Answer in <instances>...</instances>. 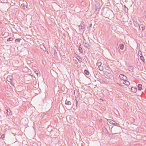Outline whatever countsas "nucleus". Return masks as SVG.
<instances>
[{
	"mask_svg": "<svg viewBox=\"0 0 146 146\" xmlns=\"http://www.w3.org/2000/svg\"><path fill=\"white\" fill-rule=\"evenodd\" d=\"M20 6L23 8V9H25L27 8V3L26 1H24L21 4V5H20Z\"/></svg>",
	"mask_w": 146,
	"mask_h": 146,
	"instance_id": "nucleus-1",
	"label": "nucleus"
},
{
	"mask_svg": "<svg viewBox=\"0 0 146 146\" xmlns=\"http://www.w3.org/2000/svg\"><path fill=\"white\" fill-rule=\"evenodd\" d=\"M104 74L106 75L109 78L112 79L113 78V76L112 74L109 73L108 72L106 71L104 72Z\"/></svg>",
	"mask_w": 146,
	"mask_h": 146,
	"instance_id": "nucleus-2",
	"label": "nucleus"
},
{
	"mask_svg": "<svg viewBox=\"0 0 146 146\" xmlns=\"http://www.w3.org/2000/svg\"><path fill=\"white\" fill-rule=\"evenodd\" d=\"M83 42L85 46L88 49L90 48V46L89 45L88 43L86 42V40H85V39L84 38V40H83Z\"/></svg>",
	"mask_w": 146,
	"mask_h": 146,
	"instance_id": "nucleus-3",
	"label": "nucleus"
},
{
	"mask_svg": "<svg viewBox=\"0 0 146 146\" xmlns=\"http://www.w3.org/2000/svg\"><path fill=\"white\" fill-rule=\"evenodd\" d=\"M78 27H79L80 30V31H82L83 29L85 28V26L84 25V23L82 22L81 24L79 25Z\"/></svg>",
	"mask_w": 146,
	"mask_h": 146,
	"instance_id": "nucleus-4",
	"label": "nucleus"
},
{
	"mask_svg": "<svg viewBox=\"0 0 146 146\" xmlns=\"http://www.w3.org/2000/svg\"><path fill=\"white\" fill-rule=\"evenodd\" d=\"M120 78L122 80H127V77L125 75L122 74H120L119 75Z\"/></svg>",
	"mask_w": 146,
	"mask_h": 146,
	"instance_id": "nucleus-5",
	"label": "nucleus"
},
{
	"mask_svg": "<svg viewBox=\"0 0 146 146\" xmlns=\"http://www.w3.org/2000/svg\"><path fill=\"white\" fill-rule=\"evenodd\" d=\"M76 58L78 60L79 62L80 63H81L82 62V59L77 54H76Z\"/></svg>",
	"mask_w": 146,
	"mask_h": 146,
	"instance_id": "nucleus-6",
	"label": "nucleus"
},
{
	"mask_svg": "<svg viewBox=\"0 0 146 146\" xmlns=\"http://www.w3.org/2000/svg\"><path fill=\"white\" fill-rule=\"evenodd\" d=\"M96 8L95 9H99L100 8V6L99 3L98 2H96L95 4Z\"/></svg>",
	"mask_w": 146,
	"mask_h": 146,
	"instance_id": "nucleus-7",
	"label": "nucleus"
},
{
	"mask_svg": "<svg viewBox=\"0 0 146 146\" xmlns=\"http://www.w3.org/2000/svg\"><path fill=\"white\" fill-rule=\"evenodd\" d=\"M41 116L42 118H44V119H46L48 117V115L47 113H43L41 115Z\"/></svg>",
	"mask_w": 146,
	"mask_h": 146,
	"instance_id": "nucleus-8",
	"label": "nucleus"
},
{
	"mask_svg": "<svg viewBox=\"0 0 146 146\" xmlns=\"http://www.w3.org/2000/svg\"><path fill=\"white\" fill-rule=\"evenodd\" d=\"M128 69L129 71L133 72L134 71V68L133 66H129L128 67Z\"/></svg>",
	"mask_w": 146,
	"mask_h": 146,
	"instance_id": "nucleus-9",
	"label": "nucleus"
},
{
	"mask_svg": "<svg viewBox=\"0 0 146 146\" xmlns=\"http://www.w3.org/2000/svg\"><path fill=\"white\" fill-rule=\"evenodd\" d=\"M56 47L54 46L51 49L52 52V53H53L54 54H55V53H57V52H56Z\"/></svg>",
	"mask_w": 146,
	"mask_h": 146,
	"instance_id": "nucleus-10",
	"label": "nucleus"
},
{
	"mask_svg": "<svg viewBox=\"0 0 146 146\" xmlns=\"http://www.w3.org/2000/svg\"><path fill=\"white\" fill-rule=\"evenodd\" d=\"M145 27L143 25L141 24L139 26V29L140 30H141L142 31H143L145 29Z\"/></svg>",
	"mask_w": 146,
	"mask_h": 146,
	"instance_id": "nucleus-11",
	"label": "nucleus"
},
{
	"mask_svg": "<svg viewBox=\"0 0 146 146\" xmlns=\"http://www.w3.org/2000/svg\"><path fill=\"white\" fill-rule=\"evenodd\" d=\"M109 121V123L111 124H115V122L111 119H109L108 120Z\"/></svg>",
	"mask_w": 146,
	"mask_h": 146,
	"instance_id": "nucleus-12",
	"label": "nucleus"
},
{
	"mask_svg": "<svg viewBox=\"0 0 146 146\" xmlns=\"http://www.w3.org/2000/svg\"><path fill=\"white\" fill-rule=\"evenodd\" d=\"M65 104L66 105H69L71 104V103L70 101H68L67 100H66L65 101Z\"/></svg>",
	"mask_w": 146,
	"mask_h": 146,
	"instance_id": "nucleus-13",
	"label": "nucleus"
},
{
	"mask_svg": "<svg viewBox=\"0 0 146 146\" xmlns=\"http://www.w3.org/2000/svg\"><path fill=\"white\" fill-rule=\"evenodd\" d=\"M119 46V48L121 50H123L124 48V45L123 44H120Z\"/></svg>",
	"mask_w": 146,
	"mask_h": 146,
	"instance_id": "nucleus-14",
	"label": "nucleus"
},
{
	"mask_svg": "<svg viewBox=\"0 0 146 146\" xmlns=\"http://www.w3.org/2000/svg\"><path fill=\"white\" fill-rule=\"evenodd\" d=\"M133 23L135 26L136 27H137L139 26V23L138 22L136 21H133Z\"/></svg>",
	"mask_w": 146,
	"mask_h": 146,
	"instance_id": "nucleus-15",
	"label": "nucleus"
},
{
	"mask_svg": "<svg viewBox=\"0 0 146 146\" xmlns=\"http://www.w3.org/2000/svg\"><path fill=\"white\" fill-rule=\"evenodd\" d=\"M123 84L127 86L129 85L130 84L129 82L127 81V80H124Z\"/></svg>",
	"mask_w": 146,
	"mask_h": 146,
	"instance_id": "nucleus-16",
	"label": "nucleus"
},
{
	"mask_svg": "<svg viewBox=\"0 0 146 146\" xmlns=\"http://www.w3.org/2000/svg\"><path fill=\"white\" fill-rule=\"evenodd\" d=\"M131 89L132 92L134 93L136 92L137 90V89L136 88L134 87H132Z\"/></svg>",
	"mask_w": 146,
	"mask_h": 146,
	"instance_id": "nucleus-17",
	"label": "nucleus"
},
{
	"mask_svg": "<svg viewBox=\"0 0 146 146\" xmlns=\"http://www.w3.org/2000/svg\"><path fill=\"white\" fill-rule=\"evenodd\" d=\"M138 89L139 90H141L142 88V85L141 84H139L137 86Z\"/></svg>",
	"mask_w": 146,
	"mask_h": 146,
	"instance_id": "nucleus-18",
	"label": "nucleus"
},
{
	"mask_svg": "<svg viewBox=\"0 0 146 146\" xmlns=\"http://www.w3.org/2000/svg\"><path fill=\"white\" fill-rule=\"evenodd\" d=\"M40 48L44 51L46 48L42 44H40Z\"/></svg>",
	"mask_w": 146,
	"mask_h": 146,
	"instance_id": "nucleus-19",
	"label": "nucleus"
},
{
	"mask_svg": "<svg viewBox=\"0 0 146 146\" xmlns=\"http://www.w3.org/2000/svg\"><path fill=\"white\" fill-rule=\"evenodd\" d=\"M7 111V114L8 115H10L11 114V111L10 110H6Z\"/></svg>",
	"mask_w": 146,
	"mask_h": 146,
	"instance_id": "nucleus-20",
	"label": "nucleus"
},
{
	"mask_svg": "<svg viewBox=\"0 0 146 146\" xmlns=\"http://www.w3.org/2000/svg\"><path fill=\"white\" fill-rule=\"evenodd\" d=\"M84 72L85 74L87 75H88L89 74V72L88 71L86 70H84Z\"/></svg>",
	"mask_w": 146,
	"mask_h": 146,
	"instance_id": "nucleus-21",
	"label": "nucleus"
},
{
	"mask_svg": "<svg viewBox=\"0 0 146 146\" xmlns=\"http://www.w3.org/2000/svg\"><path fill=\"white\" fill-rule=\"evenodd\" d=\"M140 58L141 60H142L143 62L145 63V60L143 56H140Z\"/></svg>",
	"mask_w": 146,
	"mask_h": 146,
	"instance_id": "nucleus-22",
	"label": "nucleus"
},
{
	"mask_svg": "<svg viewBox=\"0 0 146 146\" xmlns=\"http://www.w3.org/2000/svg\"><path fill=\"white\" fill-rule=\"evenodd\" d=\"M78 50H79V51L80 53H82L83 52V50L82 49V47H80V46H79V47L78 48Z\"/></svg>",
	"mask_w": 146,
	"mask_h": 146,
	"instance_id": "nucleus-23",
	"label": "nucleus"
},
{
	"mask_svg": "<svg viewBox=\"0 0 146 146\" xmlns=\"http://www.w3.org/2000/svg\"><path fill=\"white\" fill-rule=\"evenodd\" d=\"M100 70L102 71L103 70V66H101L98 67Z\"/></svg>",
	"mask_w": 146,
	"mask_h": 146,
	"instance_id": "nucleus-24",
	"label": "nucleus"
},
{
	"mask_svg": "<svg viewBox=\"0 0 146 146\" xmlns=\"http://www.w3.org/2000/svg\"><path fill=\"white\" fill-rule=\"evenodd\" d=\"M103 131L105 133H106V132L108 131L106 128L104 127L103 128Z\"/></svg>",
	"mask_w": 146,
	"mask_h": 146,
	"instance_id": "nucleus-25",
	"label": "nucleus"
},
{
	"mask_svg": "<svg viewBox=\"0 0 146 146\" xmlns=\"http://www.w3.org/2000/svg\"><path fill=\"white\" fill-rule=\"evenodd\" d=\"M21 40V39L19 38L16 39L15 40V42H20Z\"/></svg>",
	"mask_w": 146,
	"mask_h": 146,
	"instance_id": "nucleus-26",
	"label": "nucleus"
},
{
	"mask_svg": "<svg viewBox=\"0 0 146 146\" xmlns=\"http://www.w3.org/2000/svg\"><path fill=\"white\" fill-rule=\"evenodd\" d=\"M101 65H102V63L100 62H98L97 63V65H98V67L101 66Z\"/></svg>",
	"mask_w": 146,
	"mask_h": 146,
	"instance_id": "nucleus-27",
	"label": "nucleus"
},
{
	"mask_svg": "<svg viewBox=\"0 0 146 146\" xmlns=\"http://www.w3.org/2000/svg\"><path fill=\"white\" fill-rule=\"evenodd\" d=\"M13 40V38L12 37H10L8 38V39L7 40V41H10L11 40Z\"/></svg>",
	"mask_w": 146,
	"mask_h": 146,
	"instance_id": "nucleus-28",
	"label": "nucleus"
},
{
	"mask_svg": "<svg viewBox=\"0 0 146 146\" xmlns=\"http://www.w3.org/2000/svg\"><path fill=\"white\" fill-rule=\"evenodd\" d=\"M35 73L37 75V76H38V72L37 70H36L35 71Z\"/></svg>",
	"mask_w": 146,
	"mask_h": 146,
	"instance_id": "nucleus-29",
	"label": "nucleus"
},
{
	"mask_svg": "<svg viewBox=\"0 0 146 146\" xmlns=\"http://www.w3.org/2000/svg\"><path fill=\"white\" fill-rule=\"evenodd\" d=\"M138 54L139 56H142V54L141 53V51H140L138 52Z\"/></svg>",
	"mask_w": 146,
	"mask_h": 146,
	"instance_id": "nucleus-30",
	"label": "nucleus"
},
{
	"mask_svg": "<svg viewBox=\"0 0 146 146\" xmlns=\"http://www.w3.org/2000/svg\"><path fill=\"white\" fill-rule=\"evenodd\" d=\"M74 63L76 64H77L78 63V62L77 60H74Z\"/></svg>",
	"mask_w": 146,
	"mask_h": 146,
	"instance_id": "nucleus-31",
	"label": "nucleus"
},
{
	"mask_svg": "<svg viewBox=\"0 0 146 146\" xmlns=\"http://www.w3.org/2000/svg\"><path fill=\"white\" fill-rule=\"evenodd\" d=\"M5 137V135H4L3 134L2 135H1V139H3V138H4Z\"/></svg>",
	"mask_w": 146,
	"mask_h": 146,
	"instance_id": "nucleus-32",
	"label": "nucleus"
},
{
	"mask_svg": "<svg viewBox=\"0 0 146 146\" xmlns=\"http://www.w3.org/2000/svg\"><path fill=\"white\" fill-rule=\"evenodd\" d=\"M115 124L117 126H118V127H119V123H115Z\"/></svg>",
	"mask_w": 146,
	"mask_h": 146,
	"instance_id": "nucleus-33",
	"label": "nucleus"
},
{
	"mask_svg": "<svg viewBox=\"0 0 146 146\" xmlns=\"http://www.w3.org/2000/svg\"><path fill=\"white\" fill-rule=\"evenodd\" d=\"M145 18L146 19V11H145Z\"/></svg>",
	"mask_w": 146,
	"mask_h": 146,
	"instance_id": "nucleus-34",
	"label": "nucleus"
},
{
	"mask_svg": "<svg viewBox=\"0 0 146 146\" xmlns=\"http://www.w3.org/2000/svg\"><path fill=\"white\" fill-rule=\"evenodd\" d=\"M100 122H102V119H100Z\"/></svg>",
	"mask_w": 146,
	"mask_h": 146,
	"instance_id": "nucleus-35",
	"label": "nucleus"
},
{
	"mask_svg": "<svg viewBox=\"0 0 146 146\" xmlns=\"http://www.w3.org/2000/svg\"><path fill=\"white\" fill-rule=\"evenodd\" d=\"M78 45L79 46H80H80L81 45V44H80V43H79V44H78Z\"/></svg>",
	"mask_w": 146,
	"mask_h": 146,
	"instance_id": "nucleus-36",
	"label": "nucleus"
},
{
	"mask_svg": "<svg viewBox=\"0 0 146 146\" xmlns=\"http://www.w3.org/2000/svg\"><path fill=\"white\" fill-rule=\"evenodd\" d=\"M92 24H90V27H92Z\"/></svg>",
	"mask_w": 146,
	"mask_h": 146,
	"instance_id": "nucleus-37",
	"label": "nucleus"
},
{
	"mask_svg": "<svg viewBox=\"0 0 146 146\" xmlns=\"http://www.w3.org/2000/svg\"><path fill=\"white\" fill-rule=\"evenodd\" d=\"M128 10L127 9V10H126V11H127ZM126 10H125V12H126Z\"/></svg>",
	"mask_w": 146,
	"mask_h": 146,
	"instance_id": "nucleus-38",
	"label": "nucleus"
},
{
	"mask_svg": "<svg viewBox=\"0 0 146 146\" xmlns=\"http://www.w3.org/2000/svg\"><path fill=\"white\" fill-rule=\"evenodd\" d=\"M124 6H125V8H127L125 5H124Z\"/></svg>",
	"mask_w": 146,
	"mask_h": 146,
	"instance_id": "nucleus-39",
	"label": "nucleus"
},
{
	"mask_svg": "<svg viewBox=\"0 0 146 146\" xmlns=\"http://www.w3.org/2000/svg\"><path fill=\"white\" fill-rule=\"evenodd\" d=\"M71 10L72 12L74 10Z\"/></svg>",
	"mask_w": 146,
	"mask_h": 146,
	"instance_id": "nucleus-40",
	"label": "nucleus"
},
{
	"mask_svg": "<svg viewBox=\"0 0 146 146\" xmlns=\"http://www.w3.org/2000/svg\"><path fill=\"white\" fill-rule=\"evenodd\" d=\"M111 11L113 13H114L111 10Z\"/></svg>",
	"mask_w": 146,
	"mask_h": 146,
	"instance_id": "nucleus-41",
	"label": "nucleus"
},
{
	"mask_svg": "<svg viewBox=\"0 0 146 146\" xmlns=\"http://www.w3.org/2000/svg\"><path fill=\"white\" fill-rule=\"evenodd\" d=\"M120 5H121V7H123V5H122V4H120Z\"/></svg>",
	"mask_w": 146,
	"mask_h": 146,
	"instance_id": "nucleus-42",
	"label": "nucleus"
},
{
	"mask_svg": "<svg viewBox=\"0 0 146 146\" xmlns=\"http://www.w3.org/2000/svg\"><path fill=\"white\" fill-rule=\"evenodd\" d=\"M117 8H118V9H119V8L117 7Z\"/></svg>",
	"mask_w": 146,
	"mask_h": 146,
	"instance_id": "nucleus-43",
	"label": "nucleus"
},
{
	"mask_svg": "<svg viewBox=\"0 0 146 146\" xmlns=\"http://www.w3.org/2000/svg\"><path fill=\"white\" fill-rule=\"evenodd\" d=\"M106 70H108V69H106Z\"/></svg>",
	"mask_w": 146,
	"mask_h": 146,
	"instance_id": "nucleus-44",
	"label": "nucleus"
},
{
	"mask_svg": "<svg viewBox=\"0 0 146 146\" xmlns=\"http://www.w3.org/2000/svg\"><path fill=\"white\" fill-rule=\"evenodd\" d=\"M0 12H1V11H0Z\"/></svg>",
	"mask_w": 146,
	"mask_h": 146,
	"instance_id": "nucleus-45",
	"label": "nucleus"
},
{
	"mask_svg": "<svg viewBox=\"0 0 146 146\" xmlns=\"http://www.w3.org/2000/svg\"><path fill=\"white\" fill-rule=\"evenodd\" d=\"M82 146H83V145H82Z\"/></svg>",
	"mask_w": 146,
	"mask_h": 146,
	"instance_id": "nucleus-46",
	"label": "nucleus"
},
{
	"mask_svg": "<svg viewBox=\"0 0 146 146\" xmlns=\"http://www.w3.org/2000/svg\"><path fill=\"white\" fill-rule=\"evenodd\" d=\"M1 23V22H0V24Z\"/></svg>",
	"mask_w": 146,
	"mask_h": 146,
	"instance_id": "nucleus-47",
	"label": "nucleus"
}]
</instances>
